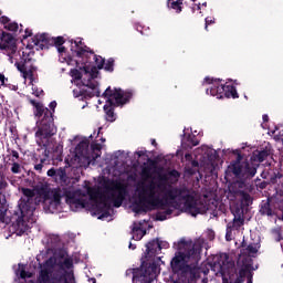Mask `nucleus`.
<instances>
[{
    "mask_svg": "<svg viewBox=\"0 0 283 283\" xmlns=\"http://www.w3.org/2000/svg\"><path fill=\"white\" fill-rule=\"evenodd\" d=\"M56 266L60 269H73L74 260L72 258H65L64 261L57 260Z\"/></svg>",
    "mask_w": 283,
    "mask_h": 283,
    "instance_id": "obj_28",
    "label": "nucleus"
},
{
    "mask_svg": "<svg viewBox=\"0 0 283 283\" xmlns=\"http://www.w3.org/2000/svg\"><path fill=\"white\" fill-rule=\"evenodd\" d=\"M182 1L184 0H168L167 8L169 10H175L177 14H180V12H182Z\"/></svg>",
    "mask_w": 283,
    "mask_h": 283,
    "instance_id": "obj_25",
    "label": "nucleus"
},
{
    "mask_svg": "<svg viewBox=\"0 0 283 283\" xmlns=\"http://www.w3.org/2000/svg\"><path fill=\"white\" fill-rule=\"evenodd\" d=\"M43 163H45V159H41V163L34 166L35 171H38L39 174L43 171Z\"/></svg>",
    "mask_w": 283,
    "mask_h": 283,
    "instance_id": "obj_44",
    "label": "nucleus"
},
{
    "mask_svg": "<svg viewBox=\"0 0 283 283\" xmlns=\"http://www.w3.org/2000/svg\"><path fill=\"white\" fill-rule=\"evenodd\" d=\"M28 36H32V30L25 29L24 39H28Z\"/></svg>",
    "mask_w": 283,
    "mask_h": 283,
    "instance_id": "obj_57",
    "label": "nucleus"
},
{
    "mask_svg": "<svg viewBox=\"0 0 283 283\" xmlns=\"http://www.w3.org/2000/svg\"><path fill=\"white\" fill-rule=\"evenodd\" d=\"M129 249H132V251H134L136 249V244H133L132 242L128 245Z\"/></svg>",
    "mask_w": 283,
    "mask_h": 283,
    "instance_id": "obj_63",
    "label": "nucleus"
},
{
    "mask_svg": "<svg viewBox=\"0 0 283 283\" xmlns=\"http://www.w3.org/2000/svg\"><path fill=\"white\" fill-rule=\"evenodd\" d=\"M11 156H12V158H15V160H19V151L12 150Z\"/></svg>",
    "mask_w": 283,
    "mask_h": 283,
    "instance_id": "obj_56",
    "label": "nucleus"
},
{
    "mask_svg": "<svg viewBox=\"0 0 283 283\" xmlns=\"http://www.w3.org/2000/svg\"><path fill=\"white\" fill-rule=\"evenodd\" d=\"M262 118H263V123H269V115L265 114L262 116Z\"/></svg>",
    "mask_w": 283,
    "mask_h": 283,
    "instance_id": "obj_61",
    "label": "nucleus"
},
{
    "mask_svg": "<svg viewBox=\"0 0 283 283\" xmlns=\"http://www.w3.org/2000/svg\"><path fill=\"white\" fill-rule=\"evenodd\" d=\"M164 213H165L166 216H171V214L174 213V210L167 209Z\"/></svg>",
    "mask_w": 283,
    "mask_h": 283,
    "instance_id": "obj_60",
    "label": "nucleus"
},
{
    "mask_svg": "<svg viewBox=\"0 0 283 283\" xmlns=\"http://www.w3.org/2000/svg\"><path fill=\"white\" fill-rule=\"evenodd\" d=\"M13 40H14V38H12V35L2 34V41H4V42L0 43V50H8V44L12 43Z\"/></svg>",
    "mask_w": 283,
    "mask_h": 283,
    "instance_id": "obj_32",
    "label": "nucleus"
},
{
    "mask_svg": "<svg viewBox=\"0 0 283 283\" xmlns=\"http://www.w3.org/2000/svg\"><path fill=\"white\" fill-rule=\"evenodd\" d=\"M203 83L210 85L206 90V93L210 94V96H217V98H240L235 86L223 84L220 78L205 77Z\"/></svg>",
    "mask_w": 283,
    "mask_h": 283,
    "instance_id": "obj_9",
    "label": "nucleus"
},
{
    "mask_svg": "<svg viewBox=\"0 0 283 283\" xmlns=\"http://www.w3.org/2000/svg\"><path fill=\"white\" fill-rule=\"evenodd\" d=\"M145 154H147V150L135 151V155L137 156V158H143V156H145Z\"/></svg>",
    "mask_w": 283,
    "mask_h": 283,
    "instance_id": "obj_50",
    "label": "nucleus"
},
{
    "mask_svg": "<svg viewBox=\"0 0 283 283\" xmlns=\"http://www.w3.org/2000/svg\"><path fill=\"white\" fill-rule=\"evenodd\" d=\"M22 193L27 199H21L18 209L9 218V222L17 235H23L28 231V219L36 209L34 207V197L36 196L34 190L22 188Z\"/></svg>",
    "mask_w": 283,
    "mask_h": 283,
    "instance_id": "obj_3",
    "label": "nucleus"
},
{
    "mask_svg": "<svg viewBox=\"0 0 283 283\" xmlns=\"http://www.w3.org/2000/svg\"><path fill=\"white\" fill-rule=\"evenodd\" d=\"M91 148H92V151H97V153H94L93 160H96V158H101V149H102L101 144H92Z\"/></svg>",
    "mask_w": 283,
    "mask_h": 283,
    "instance_id": "obj_35",
    "label": "nucleus"
},
{
    "mask_svg": "<svg viewBox=\"0 0 283 283\" xmlns=\"http://www.w3.org/2000/svg\"><path fill=\"white\" fill-rule=\"evenodd\" d=\"M87 193L90 199L96 202L97 213H102L99 216L101 220L102 218H109L112 205L115 209L123 207V202H125V198H127V186L118 180L105 179L103 182V192L94 188H88Z\"/></svg>",
    "mask_w": 283,
    "mask_h": 283,
    "instance_id": "obj_1",
    "label": "nucleus"
},
{
    "mask_svg": "<svg viewBox=\"0 0 283 283\" xmlns=\"http://www.w3.org/2000/svg\"><path fill=\"white\" fill-rule=\"evenodd\" d=\"M259 213L270 218L275 216V206H273V199L268 198L266 200H262L260 203Z\"/></svg>",
    "mask_w": 283,
    "mask_h": 283,
    "instance_id": "obj_15",
    "label": "nucleus"
},
{
    "mask_svg": "<svg viewBox=\"0 0 283 283\" xmlns=\"http://www.w3.org/2000/svg\"><path fill=\"white\" fill-rule=\"evenodd\" d=\"M135 28H136L137 32H140V34H145V33L143 32V25L136 24Z\"/></svg>",
    "mask_w": 283,
    "mask_h": 283,
    "instance_id": "obj_58",
    "label": "nucleus"
},
{
    "mask_svg": "<svg viewBox=\"0 0 283 283\" xmlns=\"http://www.w3.org/2000/svg\"><path fill=\"white\" fill-rule=\"evenodd\" d=\"M51 283H70L67 282V277L65 274L61 272H55L53 275H51Z\"/></svg>",
    "mask_w": 283,
    "mask_h": 283,
    "instance_id": "obj_30",
    "label": "nucleus"
},
{
    "mask_svg": "<svg viewBox=\"0 0 283 283\" xmlns=\"http://www.w3.org/2000/svg\"><path fill=\"white\" fill-rule=\"evenodd\" d=\"M177 249L178 251L170 261L172 273L187 275V273L193 271L191 264H198V260H200V245L181 239L177 244Z\"/></svg>",
    "mask_w": 283,
    "mask_h": 283,
    "instance_id": "obj_2",
    "label": "nucleus"
},
{
    "mask_svg": "<svg viewBox=\"0 0 283 283\" xmlns=\"http://www.w3.org/2000/svg\"><path fill=\"white\" fill-rule=\"evenodd\" d=\"M32 43L38 48H41V50H45V48H50V45H55V48H61V45L65 43V38L61 35L56 38H50V35L45 33L35 34L32 38Z\"/></svg>",
    "mask_w": 283,
    "mask_h": 283,
    "instance_id": "obj_12",
    "label": "nucleus"
},
{
    "mask_svg": "<svg viewBox=\"0 0 283 283\" xmlns=\"http://www.w3.org/2000/svg\"><path fill=\"white\" fill-rule=\"evenodd\" d=\"M190 163H191V167H193V168L200 167V163H198V160H196V159H192Z\"/></svg>",
    "mask_w": 283,
    "mask_h": 283,
    "instance_id": "obj_53",
    "label": "nucleus"
},
{
    "mask_svg": "<svg viewBox=\"0 0 283 283\" xmlns=\"http://www.w3.org/2000/svg\"><path fill=\"white\" fill-rule=\"evenodd\" d=\"M55 178H59L60 182H67V172L65 171V168H59Z\"/></svg>",
    "mask_w": 283,
    "mask_h": 283,
    "instance_id": "obj_33",
    "label": "nucleus"
},
{
    "mask_svg": "<svg viewBox=\"0 0 283 283\" xmlns=\"http://www.w3.org/2000/svg\"><path fill=\"white\" fill-rule=\"evenodd\" d=\"M12 167H11V171L13 174H21V164L14 161V159H12Z\"/></svg>",
    "mask_w": 283,
    "mask_h": 283,
    "instance_id": "obj_39",
    "label": "nucleus"
},
{
    "mask_svg": "<svg viewBox=\"0 0 283 283\" xmlns=\"http://www.w3.org/2000/svg\"><path fill=\"white\" fill-rule=\"evenodd\" d=\"M52 280V271L50 269H42L38 276L39 283H51Z\"/></svg>",
    "mask_w": 283,
    "mask_h": 283,
    "instance_id": "obj_22",
    "label": "nucleus"
},
{
    "mask_svg": "<svg viewBox=\"0 0 283 283\" xmlns=\"http://www.w3.org/2000/svg\"><path fill=\"white\" fill-rule=\"evenodd\" d=\"M163 249H169V242L158 239V251H163Z\"/></svg>",
    "mask_w": 283,
    "mask_h": 283,
    "instance_id": "obj_42",
    "label": "nucleus"
},
{
    "mask_svg": "<svg viewBox=\"0 0 283 283\" xmlns=\"http://www.w3.org/2000/svg\"><path fill=\"white\" fill-rule=\"evenodd\" d=\"M158 253V239H153L146 244L145 258H151Z\"/></svg>",
    "mask_w": 283,
    "mask_h": 283,
    "instance_id": "obj_19",
    "label": "nucleus"
},
{
    "mask_svg": "<svg viewBox=\"0 0 283 283\" xmlns=\"http://www.w3.org/2000/svg\"><path fill=\"white\" fill-rule=\"evenodd\" d=\"M20 277H21V280H25V277H31V275L28 274V271L21 270L20 271Z\"/></svg>",
    "mask_w": 283,
    "mask_h": 283,
    "instance_id": "obj_47",
    "label": "nucleus"
},
{
    "mask_svg": "<svg viewBox=\"0 0 283 283\" xmlns=\"http://www.w3.org/2000/svg\"><path fill=\"white\" fill-rule=\"evenodd\" d=\"M153 169H156V160L148 158V165L142 168V176L144 178H151Z\"/></svg>",
    "mask_w": 283,
    "mask_h": 283,
    "instance_id": "obj_23",
    "label": "nucleus"
},
{
    "mask_svg": "<svg viewBox=\"0 0 283 283\" xmlns=\"http://www.w3.org/2000/svg\"><path fill=\"white\" fill-rule=\"evenodd\" d=\"M269 156H271V149L269 148L259 150L253 155V157L255 158V160H258V163H264V160H266Z\"/></svg>",
    "mask_w": 283,
    "mask_h": 283,
    "instance_id": "obj_27",
    "label": "nucleus"
},
{
    "mask_svg": "<svg viewBox=\"0 0 283 283\" xmlns=\"http://www.w3.org/2000/svg\"><path fill=\"white\" fill-rule=\"evenodd\" d=\"M6 81H8V78H6V75H3L2 73H0V83L2 85H6Z\"/></svg>",
    "mask_w": 283,
    "mask_h": 283,
    "instance_id": "obj_54",
    "label": "nucleus"
},
{
    "mask_svg": "<svg viewBox=\"0 0 283 283\" xmlns=\"http://www.w3.org/2000/svg\"><path fill=\"white\" fill-rule=\"evenodd\" d=\"M233 220L228 222L227 224V233L226 238H229L233 231H240V228L244 227V214L242 213V210L240 208H237L233 212Z\"/></svg>",
    "mask_w": 283,
    "mask_h": 283,
    "instance_id": "obj_14",
    "label": "nucleus"
},
{
    "mask_svg": "<svg viewBox=\"0 0 283 283\" xmlns=\"http://www.w3.org/2000/svg\"><path fill=\"white\" fill-rule=\"evenodd\" d=\"M33 63L34 60L30 57V54L25 55V52H22L21 61L14 63L18 72L22 73V77L29 78L31 83L34 81V72H36V66Z\"/></svg>",
    "mask_w": 283,
    "mask_h": 283,
    "instance_id": "obj_11",
    "label": "nucleus"
},
{
    "mask_svg": "<svg viewBox=\"0 0 283 283\" xmlns=\"http://www.w3.org/2000/svg\"><path fill=\"white\" fill-rule=\"evenodd\" d=\"M8 187V182L6 181V177H3V172H0V191L1 189H6ZM6 213H8V208L4 202H1L0 199V220L6 219Z\"/></svg>",
    "mask_w": 283,
    "mask_h": 283,
    "instance_id": "obj_17",
    "label": "nucleus"
},
{
    "mask_svg": "<svg viewBox=\"0 0 283 283\" xmlns=\"http://www.w3.org/2000/svg\"><path fill=\"white\" fill-rule=\"evenodd\" d=\"M156 220H158L159 222H163L167 220V214L165 212H157Z\"/></svg>",
    "mask_w": 283,
    "mask_h": 283,
    "instance_id": "obj_43",
    "label": "nucleus"
},
{
    "mask_svg": "<svg viewBox=\"0 0 283 283\" xmlns=\"http://www.w3.org/2000/svg\"><path fill=\"white\" fill-rule=\"evenodd\" d=\"M158 277V264L156 262H143L140 269L133 272V282L151 283Z\"/></svg>",
    "mask_w": 283,
    "mask_h": 283,
    "instance_id": "obj_10",
    "label": "nucleus"
},
{
    "mask_svg": "<svg viewBox=\"0 0 283 283\" xmlns=\"http://www.w3.org/2000/svg\"><path fill=\"white\" fill-rule=\"evenodd\" d=\"M80 70L84 72V74H88V78L91 81H94V78H98V70L102 69H98V66H90L87 64H84L82 67H80Z\"/></svg>",
    "mask_w": 283,
    "mask_h": 283,
    "instance_id": "obj_20",
    "label": "nucleus"
},
{
    "mask_svg": "<svg viewBox=\"0 0 283 283\" xmlns=\"http://www.w3.org/2000/svg\"><path fill=\"white\" fill-rule=\"evenodd\" d=\"M75 50L71 49L73 54L77 56V59H83V56H90V51L87 49L83 48V41H74Z\"/></svg>",
    "mask_w": 283,
    "mask_h": 283,
    "instance_id": "obj_18",
    "label": "nucleus"
},
{
    "mask_svg": "<svg viewBox=\"0 0 283 283\" xmlns=\"http://www.w3.org/2000/svg\"><path fill=\"white\" fill-rule=\"evenodd\" d=\"M244 252H247L248 256H245L244 259L247 258H251V255H255V253H258V245L255 243H250ZM244 259L242 261V264H244Z\"/></svg>",
    "mask_w": 283,
    "mask_h": 283,
    "instance_id": "obj_31",
    "label": "nucleus"
},
{
    "mask_svg": "<svg viewBox=\"0 0 283 283\" xmlns=\"http://www.w3.org/2000/svg\"><path fill=\"white\" fill-rule=\"evenodd\" d=\"M185 159L188 161V163H191L193 160V156L191 154H186L185 155Z\"/></svg>",
    "mask_w": 283,
    "mask_h": 283,
    "instance_id": "obj_52",
    "label": "nucleus"
},
{
    "mask_svg": "<svg viewBox=\"0 0 283 283\" xmlns=\"http://www.w3.org/2000/svg\"><path fill=\"white\" fill-rule=\"evenodd\" d=\"M188 143H190L192 147H198V145H200V142H198L196 135H188Z\"/></svg>",
    "mask_w": 283,
    "mask_h": 283,
    "instance_id": "obj_41",
    "label": "nucleus"
},
{
    "mask_svg": "<svg viewBox=\"0 0 283 283\" xmlns=\"http://www.w3.org/2000/svg\"><path fill=\"white\" fill-rule=\"evenodd\" d=\"M81 96L82 101L83 98L85 99H90V98H94V96H96L97 98L101 96V91H92V90H85L82 88L78 93V95H76V97Z\"/></svg>",
    "mask_w": 283,
    "mask_h": 283,
    "instance_id": "obj_24",
    "label": "nucleus"
},
{
    "mask_svg": "<svg viewBox=\"0 0 283 283\" xmlns=\"http://www.w3.org/2000/svg\"><path fill=\"white\" fill-rule=\"evenodd\" d=\"M61 205V193L55 192L53 195V200L50 202V207H59Z\"/></svg>",
    "mask_w": 283,
    "mask_h": 283,
    "instance_id": "obj_37",
    "label": "nucleus"
},
{
    "mask_svg": "<svg viewBox=\"0 0 283 283\" xmlns=\"http://www.w3.org/2000/svg\"><path fill=\"white\" fill-rule=\"evenodd\" d=\"M169 176H171L172 178H178L180 176V172L176 169H172L169 171Z\"/></svg>",
    "mask_w": 283,
    "mask_h": 283,
    "instance_id": "obj_49",
    "label": "nucleus"
},
{
    "mask_svg": "<svg viewBox=\"0 0 283 283\" xmlns=\"http://www.w3.org/2000/svg\"><path fill=\"white\" fill-rule=\"evenodd\" d=\"M132 240H143V238H145V235H147V230H144L143 228H140V226H137L136 223H134L133 229H132Z\"/></svg>",
    "mask_w": 283,
    "mask_h": 283,
    "instance_id": "obj_21",
    "label": "nucleus"
},
{
    "mask_svg": "<svg viewBox=\"0 0 283 283\" xmlns=\"http://www.w3.org/2000/svg\"><path fill=\"white\" fill-rule=\"evenodd\" d=\"M104 98L107 99L109 107L104 106L106 112V120L108 123H114L116 120V113H114V107H120V105H127L132 97L134 96L133 91H123L122 88H114L108 86L103 93Z\"/></svg>",
    "mask_w": 283,
    "mask_h": 283,
    "instance_id": "obj_6",
    "label": "nucleus"
},
{
    "mask_svg": "<svg viewBox=\"0 0 283 283\" xmlns=\"http://www.w3.org/2000/svg\"><path fill=\"white\" fill-rule=\"evenodd\" d=\"M0 23H2V25H4V28H6V25H8L10 23V18L2 15L0 18Z\"/></svg>",
    "mask_w": 283,
    "mask_h": 283,
    "instance_id": "obj_45",
    "label": "nucleus"
},
{
    "mask_svg": "<svg viewBox=\"0 0 283 283\" xmlns=\"http://www.w3.org/2000/svg\"><path fill=\"white\" fill-rule=\"evenodd\" d=\"M59 258H60V260H64V258H65V252H60V253H59Z\"/></svg>",
    "mask_w": 283,
    "mask_h": 283,
    "instance_id": "obj_62",
    "label": "nucleus"
},
{
    "mask_svg": "<svg viewBox=\"0 0 283 283\" xmlns=\"http://www.w3.org/2000/svg\"><path fill=\"white\" fill-rule=\"evenodd\" d=\"M71 76L72 78H75V81H81L83 78V73L78 69L71 70Z\"/></svg>",
    "mask_w": 283,
    "mask_h": 283,
    "instance_id": "obj_38",
    "label": "nucleus"
},
{
    "mask_svg": "<svg viewBox=\"0 0 283 283\" xmlns=\"http://www.w3.org/2000/svg\"><path fill=\"white\" fill-rule=\"evenodd\" d=\"M46 174L50 178H56V169L54 168L49 169Z\"/></svg>",
    "mask_w": 283,
    "mask_h": 283,
    "instance_id": "obj_46",
    "label": "nucleus"
},
{
    "mask_svg": "<svg viewBox=\"0 0 283 283\" xmlns=\"http://www.w3.org/2000/svg\"><path fill=\"white\" fill-rule=\"evenodd\" d=\"M33 94H34V96L39 97V96H41V94H43V90L36 88L35 91H33Z\"/></svg>",
    "mask_w": 283,
    "mask_h": 283,
    "instance_id": "obj_55",
    "label": "nucleus"
},
{
    "mask_svg": "<svg viewBox=\"0 0 283 283\" xmlns=\"http://www.w3.org/2000/svg\"><path fill=\"white\" fill-rule=\"evenodd\" d=\"M211 23H216V21L211 18H206V30H209V25H211Z\"/></svg>",
    "mask_w": 283,
    "mask_h": 283,
    "instance_id": "obj_48",
    "label": "nucleus"
},
{
    "mask_svg": "<svg viewBox=\"0 0 283 283\" xmlns=\"http://www.w3.org/2000/svg\"><path fill=\"white\" fill-rule=\"evenodd\" d=\"M29 103L34 107V116L40 119L39 129L35 133L38 138H52L56 134V126L54 125V112L56 109V101L49 104V107H44L41 102L30 99ZM51 109V111H50Z\"/></svg>",
    "mask_w": 283,
    "mask_h": 283,
    "instance_id": "obj_4",
    "label": "nucleus"
},
{
    "mask_svg": "<svg viewBox=\"0 0 283 283\" xmlns=\"http://www.w3.org/2000/svg\"><path fill=\"white\" fill-rule=\"evenodd\" d=\"M4 28L6 30H9V32H17V30H19V24L17 22H9Z\"/></svg>",
    "mask_w": 283,
    "mask_h": 283,
    "instance_id": "obj_40",
    "label": "nucleus"
},
{
    "mask_svg": "<svg viewBox=\"0 0 283 283\" xmlns=\"http://www.w3.org/2000/svg\"><path fill=\"white\" fill-rule=\"evenodd\" d=\"M252 269L253 259L248 256L244 259L243 264L239 270L237 279L233 281V283H244L245 280H248V283H253V273H251Z\"/></svg>",
    "mask_w": 283,
    "mask_h": 283,
    "instance_id": "obj_13",
    "label": "nucleus"
},
{
    "mask_svg": "<svg viewBox=\"0 0 283 283\" xmlns=\"http://www.w3.org/2000/svg\"><path fill=\"white\" fill-rule=\"evenodd\" d=\"M237 159L232 160L226 170V176H234V178H239L240 180H251V178L255 177L258 174V166L249 163V160L242 161L243 156L239 149L234 150Z\"/></svg>",
    "mask_w": 283,
    "mask_h": 283,
    "instance_id": "obj_7",
    "label": "nucleus"
},
{
    "mask_svg": "<svg viewBox=\"0 0 283 283\" xmlns=\"http://www.w3.org/2000/svg\"><path fill=\"white\" fill-rule=\"evenodd\" d=\"M88 54H91V56H93V61H94L96 67L98 70H103V67L105 66V59H103V56H101V55H96L94 53V51H90Z\"/></svg>",
    "mask_w": 283,
    "mask_h": 283,
    "instance_id": "obj_29",
    "label": "nucleus"
},
{
    "mask_svg": "<svg viewBox=\"0 0 283 283\" xmlns=\"http://www.w3.org/2000/svg\"><path fill=\"white\" fill-rule=\"evenodd\" d=\"M167 201L156 197V184L151 181L142 185L138 189V200L135 202L133 211L135 213H147L151 209H165Z\"/></svg>",
    "mask_w": 283,
    "mask_h": 283,
    "instance_id": "obj_5",
    "label": "nucleus"
},
{
    "mask_svg": "<svg viewBox=\"0 0 283 283\" xmlns=\"http://www.w3.org/2000/svg\"><path fill=\"white\" fill-rule=\"evenodd\" d=\"M81 147H84L85 149H87V147H88L87 142H81V143L76 146V149H81Z\"/></svg>",
    "mask_w": 283,
    "mask_h": 283,
    "instance_id": "obj_51",
    "label": "nucleus"
},
{
    "mask_svg": "<svg viewBox=\"0 0 283 283\" xmlns=\"http://www.w3.org/2000/svg\"><path fill=\"white\" fill-rule=\"evenodd\" d=\"M57 52L60 54H63V52H65V46L61 45V46H57Z\"/></svg>",
    "mask_w": 283,
    "mask_h": 283,
    "instance_id": "obj_59",
    "label": "nucleus"
},
{
    "mask_svg": "<svg viewBox=\"0 0 283 283\" xmlns=\"http://www.w3.org/2000/svg\"><path fill=\"white\" fill-rule=\"evenodd\" d=\"M153 147H158V143H156V139H151Z\"/></svg>",
    "mask_w": 283,
    "mask_h": 283,
    "instance_id": "obj_64",
    "label": "nucleus"
},
{
    "mask_svg": "<svg viewBox=\"0 0 283 283\" xmlns=\"http://www.w3.org/2000/svg\"><path fill=\"white\" fill-rule=\"evenodd\" d=\"M84 85L85 87H88V90H91L92 92H101V90H98V84L96 82H93L91 78H88L87 83Z\"/></svg>",
    "mask_w": 283,
    "mask_h": 283,
    "instance_id": "obj_36",
    "label": "nucleus"
},
{
    "mask_svg": "<svg viewBox=\"0 0 283 283\" xmlns=\"http://www.w3.org/2000/svg\"><path fill=\"white\" fill-rule=\"evenodd\" d=\"M66 202L70 205L72 211H78V209H85L87 201L83 198H76L74 195L66 196Z\"/></svg>",
    "mask_w": 283,
    "mask_h": 283,
    "instance_id": "obj_16",
    "label": "nucleus"
},
{
    "mask_svg": "<svg viewBox=\"0 0 283 283\" xmlns=\"http://www.w3.org/2000/svg\"><path fill=\"white\" fill-rule=\"evenodd\" d=\"M165 198L167 200H180L184 201V207L187 213H190L193 218L200 213V208H198V200L193 195V191L189 190L187 187L184 188H170L166 190Z\"/></svg>",
    "mask_w": 283,
    "mask_h": 283,
    "instance_id": "obj_8",
    "label": "nucleus"
},
{
    "mask_svg": "<svg viewBox=\"0 0 283 283\" xmlns=\"http://www.w3.org/2000/svg\"><path fill=\"white\" fill-rule=\"evenodd\" d=\"M239 196L241 198V205L243 207H251L253 205V197L244 190L239 191Z\"/></svg>",
    "mask_w": 283,
    "mask_h": 283,
    "instance_id": "obj_26",
    "label": "nucleus"
},
{
    "mask_svg": "<svg viewBox=\"0 0 283 283\" xmlns=\"http://www.w3.org/2000/svg\"><path fill=\"white\" fill-rule=\"evenodd\" d=\"M114 57H109L106 62H104L103 70H105V72H114Z\"/></svg>",
    "mask_w": 283,
    "mask_h": 283,
    "instance_id": "obj_34",
    "label": "nucleus"
}]
</instances>
